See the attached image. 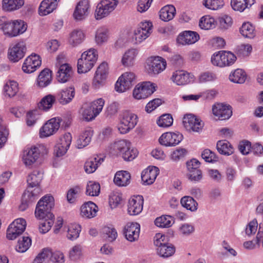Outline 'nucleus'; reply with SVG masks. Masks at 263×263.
Returning a JSON list of instances; mask_svg holds the SVG:
<instances>
[{"mask_svg": "<svg viewBox=\"0 0 263 263\" xmlns=\"http://www.w3.org/2000/svg\"><path fill=\"white\" fill-rule=\"evenodd\" d=\"M112 153L122 156L126 161H130L135 159L138 154L137 149L132 147L131 143L126 140L116 141L111 145Z\"/></svg>", "mask_w": 263, "mask_h": 263, "instance_id": "f257e3e1", "label": "nucleus"}, {"mask_svg": "<svg viewBox=\"0 0 263 263\" xmlns=\"http://www.w3.org/2000/svg\"><path fill=\"white\" fill-rule=\"evenodd\" d=\"M53 206V197L49 195L44 196L37 203L35 211L36 218L39 219L54 218V216L51 213Z\"/></svg>", "mask_w": 263, "mask_h": 263, "instance_id": "f03ea898", "label": "nucleus"}, {"mask_svg": "<svg viewBox=\"0 0 263 263\" xmlns=\"http://www.w3.org/2000/svg\"><path fill=\"white\" fill-rule=\"evenodd\" d=\"M98 59L97 51L90 49L84 52L78 60V72L86 73L89 71L94 66Z\"/></svg>", "mask_w": 263, "mask_h": 263, "instance_id": "7ed1b4c3", "label": "nucleus"}, {"mask_svg": "<svg viewBox=\"0 0 263 263\" xmlns=\"http://www.w3.org/2000/svg\"><path fill=\"white\" fill-rule=\"evenodd\" d=\"M236 60V56L232 52L220 51L212 55L211 62L215 66L223 67L232 65L234 63Z\"/></svg>", "mask_w": 263, "mask_h": 263, "instance_id": "20e7f679", "label": "nucleus"}, {"mask_svg": "<svg viewBox=\"0 0 263 263\" xmlns=\"http://www.w3.org/2000/svg\"><path fill=\"white\" fill-rule=\"evenodd\" d=\"M137 122L138 117L136 115L129 111H125L122 115L118 129L121 134H126L135 127Z\"/></svg>", "mask_w": 263, "mask_h": 263, "instance_id": "39448f33", "label": "nucleus"}, {"mask_svg": "<svg viewBox=\"0 0 263 263\" xmlns=\"http://www.w3.org/2000/svg\"><path fill=\"white\" fill-rule=\"evenodd\" d=\"M157 86L149 81H145L138 84L133 90V97L136 99L147 98L156 90Z\"/></svg>", "mask_w": 263, "mask_h": 263, "instance_id": "423d86ee", "label": "nucleus"}, {"mask_svg": "<svg viewBox=\"0 0 263 263\" xmlns=\"http://www.w3.org/2000/svg\"><path fill=\"white\" fill-rule=\"evenodd\" d=\"M118 2L116 0H103L97 5L96 18L101 19L109 14L116 8Z\"/></svg>", "mask_w": 263, "mask_h": 263, "instance_id": "0eeeda50", "label": "nucleus"}, {"mask_svg": "<svg viewBox=\"0 0 263 263\" xmlns=\"http://www.w3.org/2000/svg\"><path fill=\"white\" fill-rule=\"evenodd\" d=\"M166 61L161 57H152L146 62V69L150 74H157L166 68Z\"/></svg>", "mask_w": 263, "mask_h": 263, "instance_id": "6e6552de", "label": "nucleus"}, {"mask_svg": "<svg viewBox=\"0 0 263 263\" xmlns=\"http://www.w3.org/2000/svg\"><path fill=\"white\" fill-rule=\"evenodd\" d=\"M26 226V221L23 218H18L12 222L7 231V237L9 239H15L25 231Z\"/></svg>", "mask_w": 263, "mask_h": 263, "instance_id": "1a4fd4ad", "label": "nucleus"}, {"mask_svg": "<svg viewBox=\"0 0 263 263\" xmlns=\"http://www.w3.org/2000/svg\"><path fill=\"white\" fill-rule=\"evenodd\" d=\"M135 79V74L131 72H126L119 77L115 84L117 91L122 92L131 88Z\"/></svg>", "mask_w": 263, "mask_h": 263, "instance_id": "9d476101", "label": "nucleus"}, {"mask_svg": "<svg viewBox=\"0 0 263 263\" xmlns=\"http://www.w3.org/2000/svg\"><path fill=\"white\" fill-rule=\"evenodd\" d=\"M183 124L186 130L194 132H200L204 126L200 119L192 114L184 116Z\"/></svg>", "mask_w": 263, "mask_h": 263, "instance_id": "9b49d317", "label": "nucleus"}, {"mask_svg": "<svg viewBox=\"0 0 263 263\" xmlns=\"http://www.w3.org/2000/svg\"><path fill=\"white\" fill-rule=\"evenodd\" d=\"M60 122L59 118H54L49 120L40 129V137H47L55 134L60 127Z\"/></svg>", "mask_w": 263, "mask_h": 263, "instance_id": "f8f14e48", "label": "nucleus"}, {"mask_svg": "<svg viewBox=\"0 0 263 263\" xmlns=\"http://www.w3.org/2000/svg\"><path fill=\"white\" fill-rule=\"evenodd\" d=\"M182 135L178 132H167L161 135L159 141L161 145L165 146H173L178 144L182 141Z\"/></svg>", "mask_w": 263, "mask_h": 263, "instance_id": "ddd939ff", "label": "nucleus"}, {"mask_svg": "<svg viewBox=\"0 0 263 263\" xmlns=\"http://www.w3.org/2000/svg\"><path fill=\"white\" fill-rule=\"evenodd\" d=\"M212 111L214 115L220 120L228 119L232 115L231 107L222 103L214 105L212 107Z\"/></svg>", "mask_w": 263, "mask_h": 263, "instance_id": "4468645a", "label": "nucleus"}, {"mask_svg": "<svg viewBox=\"0 0 263 263\" xmlns=\"http://www.w3.org/2000/svg\"><path fill=\"white\" fill-rule=\"evenodd\" d=\"M108 65L105 62L101 63L98 67L92 82L93 85L95 88H99L102 85L108 74Z\"/></svg>", "mask_w": 263, "mask_h": 263, "instance_id": "2eb2a0df", "label": "nucleus"}, {"mask_svg": "<svg viewBox=\"0 0 263 263\" xmlns=\"http://www.w3.org/2000/svg\"><path fill=\"white\" fill-rule=\"evenodd\" d=\"M40 151L38 147L32 146L24 149L22 160L26 166H30L34 163L40 156Z\"/></svg>", "mask_w": 263, "mask_h": 263, "instance_id": "dca6fc26", "label": "nucleus"}, {"mask_svg": "<svg viewBox=\"0 0 263 263\" xmlns=\"http://www.w3.org/2000/svg\"><path fill=\"white\" fill-rule=\"evenodd\" d=\"M26 45L24 42H20L9 49L8 57L11 61L18 62L22 59L26 52Z\"/></svg>", "mask_w": 263, "mask_h": 263, "instance_id": "f3484780", "label": "nucleus"}, {"mask_svg": "<svg viewBox=\"0 0 263 263\" xmlns=\"http://www.w3.org/2000/svg\"><path fill=\"white\" fill-rule=\"evenodd\" d=\"M152 27L150 22H141L135 32L136 40L140 43L147 38L152 32Z\"/></svg>", "mask_w": 263, "mask_h": 263, "instance_id": "a211bd4d", "label": "nucleus"}, {"mask_svg": "<svg viewBox=\"0 0 263 263\" xmlns=\"http://www.w3.org/2000/svg\"><path fill=\"white\" fill-rule=\"evenodd\" d=\"M41 65V60L39 55L31 54L25 60L22 70L25 73H30L36 70Z\"/></svg>", "mask_w": 263, "mask_h": 263, "instance_id": "6ab92c4d", "label": "nucleus"}, {"mask_svg": "<svg viewBox=\"0 0 263 263\" xmlns=\"http://www.w3.org/2000/svg\"><path fill=\"white\" fill-rule=\"evenodd\" d=\"M140 226L138 223H128L125 226L124 234L127 240L135 241L139 237Z\"/></svg>", "mask_w": 263, "mask_h": 263, "instance_id": "aec40b11", "label": "nucleus"}, {"mask_svg": "<svg viewBox=\"0 0 263 263\" xmlns=\"http://www.w3.org/2000/svg\"><path fill=\"white\" fill-rule=\"evenodd\" d=\"M143 199L142 196L130 198L128 201V212L131 215H137L143 210Z\"/></svg>", "mask_w": 263, "mask_h": 263, "instance_id": "412c9836", "label": "nucleus"}, {"mask_svg": "<svg viewBox=\"0 0 263 263\" xmlns=\"http://www.w3.org/2000/svg\"><path fill=\"white\" fill-rule=\"evenodd\" d=\"M89 8V5L87 1L83 0L79 2L73 14L74 19L78 21L84 19L88 14Z\"/></svg>", "mask_w": 263, "mask_h": 263, "instance_id": "4be33fe9", "label": "nucleus"}, {"mask_svg": "<svg viewBox=\"0 0 263 263\" xmlns=\"http://www.w3.org/2000/svg\"><path fill=\"white\" fill-rule=\"evenodd\" d=\"M199 39V34L194 31H185L180 33L177 37V42L181 45L192 44Z\"/></svg>", "mask_w": 263, "mask_h": 263, "instance_id": "5701e85b", "label": "nucleus"}, {"mask_svg": "<svg viewBox=\"0 0 263 263\" xmlns=\"http://www.w3.org/2000/svg\"><path fill=\"white\" fill-rule=\"evenodd\" d=\"M159 174V169L156 166L148 167L141 173V179L144 184L149 185L155 180Z\"/></svg>", "mask_w": 263, "mask_h": 263, "instance_id": "b1692460", "label": "nucleus"}, {"mask_svg": "<svg viewBox=\"0 0 263 263\" xmlns=\"http://www.w3.org/2000/svg\"><path fill=\"white\" fill-rule=\"evenodd\" d=\"M75 95L74 89L68 87L61 90L57 94V98L59 103L65 105L70 103Z\"/></svg>", "mask_w": 263, "mask_h": 263, "instance_id": "393cba45", "label": "nucleus"}, {"mask_svg": "<svg viewBox=\"0 0 263 263\" xmlns=\"http://www.w3.org/2000/svg\"><path fill=\"white\" fill-rule=\"evenodd\" d=\"M98 211L97 205L91 201L84 203L81 207V215L87 218H91L97 215Z\"/></svg>", "mask_w": 263, "mask_h": 263, "instance_id": "a878e982", "label": "nucleus"}, {"mask_svg": "<svg viewBox=\"0 0 263 263\" xmlns=\"http://www.w3.org/2000/svg\"><path fill=\"white\" fill-rule=\"evenodd\" d=\"M58 5V0H43L39 8V14L45 16L55 10Z\"/></svg>", "mask_w": 263, "mask_h": 263, "instance_id": "bb28decb", "label": "nucleus"}, {"mask_svg": "<svg viewBox=\"0 0 263 263\" xmlns=\"http://www.w3.org/2000/svg\"><path fill=\"white\" fill-rule=\"evenodd\" d=\"M93 130L91 127H87L79 136L77 141V147L82 148L89 144L90 142Z\"/></svg>", "mask_w": 263, "mask_h": 263, "instance_id": "cd10ccee", "label": "nucleus"}, {"mask_svg": "<svg viewBox=\"0 0 263 263\" xmlns=\"http://www.w3.org/2000/svg\"><path fill=\"white\" fill-rule=\"evenodd\" d=\"M72 73V68L68 64H62L58 70L57 80L61 83H65L70 80Z\"/></svg>", "mask_w": 263, "mask_h": 263, "instance_id": "c85d7f7f", "label": "nucleus"}, {"mask_svg": "<svg viewBox=\"0 0 263 263\" xmlns=\"http://www.w3.org/2000/svg\"><path fill=\"white\" fill-rule=\"evenodd\" d=\"M114 182L118 186H126L130 182V174L127 171H118L115 175Z\"/></svg>", "mask_w": 263, "mask_h": 263, "instance_id": "c756f323", "label": "nucleus"}, {"mask_svg": "<svg viewBox=\"0 0 263 263\" xmlns=\"http://www.w3.org/2000/svg\"><path fill=\"white\" fill-rule=\"evenodd\" d=\"M171 80L178 85H184L190 82V74L183 70H177L173 72Z\"/></svg>", "mask_w": 263, "mask_h": 263, "instance_id": "7c9ffc66", "label": "nucleus"}, {"mask_svg": "<svg viewBox=\"0 0 263 263\" xmlns=\"http://www.w3.org/2000/svg\"><path fill=\"white\" fill-rule=\"evenodd\" d=\"M104 159L103 157L97 156L88 159L84 165L85 172L88 174L94 172L99 165L101 164V163L103 162Z\"/></svg>", "mask_w": 263, "mask_h": 263, "instance_id": "2f4dec72", "label": "nucleus"}, {"mask_svg": "<svg viewBox=\"0 0 263 263\" xmlns=\"http://www.w3.org/2000/svg\"><path fill=\"white\" fill-rule=\"evenodd\" d=\"M138 51L135 49H130L127 50L123 55L121 63L126 67L132 66L134 65Z\"/></svg>", "mask_w": 263, "mask_h": 263, "instance_id": "473e14b6", "label": "nucleus"}, {"mask_svg": "<svg viewBox=\"0 0 263 263\" xmlns=\"http://www.w3.org/2000/svg\"><path fill=\"white\" fill-rule=\"evenodd\" d=\"M176 14V9L173 5L163 7L159 12L160 18L163 21L167 22L172 20Z\"/></svg>", "mask_w": 263, "mask_h": 263, "instance_id": "72a5a7b5", "label": "nucleus"}, {"mask_svg": "<svg viewBox=\"0 0 263 263\" xmlns=\"http://www.w3.org/2000/svg\"><path fill=\"white\" fill-rule=\"evenodd\" d=\"M85 35L81 30L76 29L69 34V43L73 46H76L83 42Z\"/></svg>", "mask_w": 263, "mask_h": 263, "instance_id": "f704fd0d", "label": "nucleus"}, {"mask_svg": "<svg viewBox=\"0 0 263 263\" xmlns=\"http://www.w3.org/2000/svg\"><path fill=\"white\" fill-rule=\"evenodd\" d=\"M217 149L222 155L230 156L233 153V147L227 140H219L217 143Z\"/></svg>", "mask_w": 263, "mask_h": 263, "instance_id": "c9c22d12", "label": "nucleus"}, {"mask_svg": "<svg viewBox=\"0 0 263 263\" xmlns=\"http://www.w3.org/2000/svg\"><path fill=\"white\" fill-rule=\"evenodd\" d=\"M41 192L42 190L40 186L31 188L28 186L27 191L25 192L23 194L24 200L33 202L39 198Z\"/></svg>", "mask_w": 263, "mask_h": 263, "instance_id": "e433bc0d", "label": "nucleus"}, {"mask_svg": "<svg viewBox=\"0 0 263 263\" xmlns=\"http://www.w3.org/2000/svg\"><path fill=\"white\" fill-rule=\"evenodd\" d=\"M254 3L255 0H231V4L234 10L242 12Z\"/></svg>", "mask_w": 263, "mask_h": 263, "instance_id": "4c0bfd02", "label": "nucleus"}, {"mask_svg": "<svg viewBox=\"0 0 263 263\" xmlns=\"http://www.w3.org/2000/svg\"><path fill=\"white\" fill-rule=\"evenodd\" d=\"M43 177V174L42 172L35 170L30 174L27 178V181L30 187L39 186V183Z\"/></svg>", "mask_w": 263, "mask_h": 263, "instance_id": "58836bf2", "label": "nucleus"}, {"mask_svg": "<svg viewBox=\"0 0 263 263\" xmlns=\"http://www.w3.org/2000/svg\"><path fill=\"white\" fill-rule=\"evenodd\" d=\"M247 79V74L241 69H237L229 76L230 80L235 83L242 84Z\"/></svg>", "mask_w": 263, "mask_h": 263, "instance_id": "ea45409f", "label": "nucleus"}, {"mask_svg": "<svg viewBox=\"0 0 263 263\" xmlns=\"http://www.w3.org/2000/svg\"><path fill=\"white\" fill-rule=\"evenodd\" d=\"M24 4V0H3V8L8 11L17 10Z\"/></svg>", "mask_w": 263, "mask_h": 263, "instance_id": "a19ab883", "label": "nucleus"}, {"mask_svg": "<svg viewBox=\"0 0 263 263\" xmlns=\"http://www.w3.org/2000/svg\"><path fill=\"white\" fill-rule=\"evenodd\" d=\"M157 254L162 257H168L175 252V248L171 243H166L157 249Z\"/></svg>", "mask_w": 263, "mask_h": 263, "instance_id": "79ce46f5", "label": "nucleus"}, {"mask_svg": "<svg viewBox=\"0 0 263 263\" xmlns=\"http://www.w3.org/2000/svg\"><path fill=\"white\" fill-rule=\"evenodd\" d=\"M51 81V71L49 69H44L38 77L37 83L40 87H44L48 85Z\"/></svg>", "mask_w": 263, "mask_h": 263, "instance_id": "37998d69", "label": "nucleus"}, {"mask_svg": "<svg viewBox=\"0 0 263 263\" xmlns=\"http://www.w3.org/2000/svg\"><path fill=\"white\" fill-rule=\"evenodd\" d=\"M55 101L54 96L48 95L41 99L38 104V107L40 109L47 111L51 108Z\"/></svg>", "mask_w": 263, "mask_h": 263, "instance_id": "c03bdc74", "label": "nucleus"}, {"mask_svg": "<svg viewBox=\"0 0 263 263\" xmlns=\"http://www.w3.org/2000/svg\"><path fill=\"white\" fill-rule=\"evenodd\" d=\"M4 90L8 97H14L18 90L17 83L13 80L8 81L4 85Z\"/></svg>", "mask_w": 263, "mask_h": 263, "instance_id": "a18cd8bd", "label": "nucleus"}, {"mask_svg": "<svg viewBox=\"0 0 263 263\" xmlns=\"http://www.w3.org/2000/svg\"><path fill=\"white\" fill-rule=\"evenodd\" d=\"M241 35L246 37L252 39L255 35V28L250 23H244L240 28Z\"/></svg>", "mask_w": 263, "mask_h": 263, "instance_id": "49530a36", "label": "nucleus"}, {"mask_svg": "<svg viewBox=\"0 0 263 263\" xmlns=\"http://www.w3.org/2000/svg\"><path fill=\"white\" fill-rule=\"evenodd\" d=\"M180 203L182 206L191 211L194 212L197 210V202L190 196H184L182 197L181 199Z\"/></svg>", "mask_w": 263, "mask_h": 263, "instance_id": "de8ad7c7", "label": "nucleus"}, {"mask_svg": "<svg viewBox=\"0 0 263 263\" xmlns=\"http://www.w3.org/2000/svg\"><path fill=\"white\" fill-rule=\"evenodd\" d=\"M174 223L173 217L169 215H162L155 219V224L160 228H169Z\"/></svg>", "mask_w": 263, "mask_h": 263, "instance_id": "09e8293b", "label": "nucleus"}, {"mask_svg": "<svg viewBox=\"0 0 263 263\" xmlns=\"http://www.w3.org/2000/svg\"><path fill=\"white\" fill-rule=\"evenodd\" d=\"M31 245V239L29 237H23L19 239L15 246V250L20 253L25 252Z\"/></svg>", "mask_w": 263, "mask_h": 263, "instance_id": "8fccbe9b", "label": "nucleus"}, {"mask_svg": "<svg viewBox=\"0 0 263 263\" xmlns=\"http://www.w3.org/2000/svg\"><path fill=\"white\" fill-rule=\"evenodd\" d=\"M199 26L202 29L209 30L212 29L215 26V19L209 15L204 16L200 19Z\"/></svg>", "mask_w": 263, "mask_h": 263, "instance_id": "3c124183", "label": "nucleus"}, {"mask_svg": "<svg viewBox=\"0 0 263 263\" xmlns=\"http://www.w3.org/2000/svg\"><path fill=\"white\" fill-rule=\"evenodd\" d=\"M100 192V185L98 182L90 181L88 182L86 193L91 196H98Z\"/></svg>", "mask_w": 263, "mask_h": 263, "instance_id": "603ef678", "label": "nucleus"}, {"mask_svg": "<svg viewBox=\"0 0 263 263\" xmlns=\"http://www.w3.org/2000/svg\"><path fill=\"white\" fill-rule=\"evenodd\" d=\"M81 112L83 118L87 121L94 119L98 116L93 112L92 108L90 104L83 106Z\"/></svg>", "mask_w": 263, "mask_h": 263, "instance_id": "864d4df0", "label": "nucleus"}, {"mask_svg": "<svg viewBox=\"0 0 263 263\" xmlns=\"http://www.w3.org/2000/svg\"><path fill=\"white\" fill-rule=\"evenodd\" d=\"M108 37V30L104 27L99 28L96 34V42L98 44L101 45L106 42Z\"/></svg>", "mask_w": 263, "mask_h": 263, "instance_id": "5fc2aeb1", "label": "nucleus"}, {"mask_svg": "<svg viewBox=\"0 0 263 263\" xmlns=\"http://www.w3.org/2000/svg\"><path fill=\"white\" fill-rule=\"evenodd\" d=\"M203 5L207 8L211 10H217L223 7V0H203Z\"/></svg>", "mask_w": 263, "mask_h": 263, "instance_id": "6e6d98bb", "label": "nucleus"}, {"mask_svg": "<svg viewBox=\"0 0 263 263\" xmlns=\"http://www.w3.org/2000/svg\"><path fill=\"white\" fill-rule=\"evenodd\" d=\"M173 122V119L170 114H164L160 117L157 123L159 126L167 127L171 126Z\"/></svg>", "mask_w": 263, "mask_h": 263, "instance_id": "4d7b16f0", "label": "nucleus"}, {"mask_svg": "<svg viewBox=\"0 0 263 263\" xmlns=\"http://www.w3.org/2000/svg\"><path fill=\"white\" fill-rule=\"evenodd\" d=\"M81 231V227L79 224H72L68 230L67 237L68 239L73 240L77 238Z\"/></svg>", "mask_w": 263, "mask_h": 263, "instance_id": "13d9d810", "label": "nucleus"}, {"mask_svg": "<svg viewBox=\"0 0 263 263\" xmlns=\"http://www.w3.org/2000/svg\"><path fill=\"white\" fill-rule=\"evenodd\" d=\"M52 253L51 249L44 248L34 259L33 263H43L46 258L50 257Z\"/></svg>", "mask_w": 263, "mask_h": 263, "instance_id": "bf43d9fd", "label": "nucleus"}, {"mask_svg": "<svg viewBox=\"0 0 263 263\" xmlns=\"http://www.w3.org/2000/svg\"><path fill=\"white\" fill-rule=\"evenodd\" d=\"M102 233L106 235V239L110 242L114 241L118 236L116 230L113 227H104L102 229Z\"/></svg>", "mask_w": 263, "mask_h": 263, "instance_id": "052dcab7", "label": "nucleus"}, {"mask_svg": "<svg viewBox=\"0 0 263 263\" xmlns=\"http://www.w3.org/2000/svg\"><path fill=\"white\" fill-rule=\"evenodd\" d=\"M27 28V24L24 21L17 20L14 21V30L15 32V36L23 33Z\"/></svg>", "mask_w": 263, "mask_h": 263, "instance_id": "680f3d73", "label": "nucleus"}, {"mask_svg": "<svg viewBox=\"0 0 263 263\" xmlns=\"http://www.w3.org/2000/svg\"><path fill=\"white\" fill-rule=\"evenodd\" d=\"M238 55L245 57L248 56L252 50V47L250 44H242L236 48Z\"/></svg>", "mask_w": 263, "mask_h": 263, "instance_id": "e2e57ef3", "label": "nucleus"}, {"mask_svg": "<svg viewBox=\"0 0 263 263\" xmlns=\"http://www.w3.org/2000/svg\"><path fill=\"white\" fill-rule=\"evenodd\" d=\"M258 227V222L256 219H254L249 222L246 226L245 232L248 236H251L255 234Z\"/></svg>", "mask_w": 263, "mask_h": 263, "instance_id": "0e129e2a", "label": "nucleus"}, {"mask_svg": "<svg viewBox=\"0 0 263 263\" xmlns=\"http://www.w3.org/2000/svg\"><path fill=\"white\" fill-rule=\"evenodd\" d=\"M201 157L207 162L213 163L218 160V157L216 154L209 149H206L202 152Z\"/></svg>", "mask_w": 263, "mask_h": 263, "instance_id": "69168bd1", "label": "nucleus"}, {"mask_svg": "<svg viewBox=\"0 0 263 263\" xmlns=\"http://www.w3.org/2000/svg\"><path fill=\"white\" fill-rule=\"evenodd\" d=\"M3 31L5 35L9 37L15 36L16 33L14 30V21L12 22L6 21L3 27Z\"/></svg>", "mask_w": 263, "mask_h": 263, "instance_id": "338daca9", "label": "nucleus"}, {"mask_svg": "<svg viewBox=\"0 0 263 263\" xmlns=\"http://www.w3.org/2000/svg\"><path fill=\"white\" fill-rule=\"evenodd\" d=\"M81 192V189L79 186L70 189L67 193V199L69 203L74 202L78 195Z\"/></svg>", "mask_w": 263, "mask_h": 263, "instance_id": "774afa93", "label": "nucleus"}]
</instances>
